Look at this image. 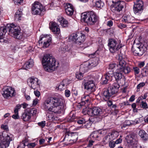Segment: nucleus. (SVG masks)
Listing matches in <instances>:
<instances>
[{
  "label": "nucleus",
  "mask_w": 148,
  "mask_h": 148,
  "mask_svg": "<svg viewBox=\"0 0 148 148\" xmlns=\"http://www.w3.org/2000/svg\"><path fill=\"white\" fill-rule=\"evenodd\" d=\"M7 31L15 38L21 39L22 37L20 27L13 23L8 24L3 27H0V36L4 35Z\"/></svg>",
  "instance_id": "f03ea898"
},
{
  "label": "nucleus",
  "mask_w": 148,
  "mask_h": 148,
  "mask_svg": "<svg viewBox=\"0 0 148 148\" xmlns=\"http://www.w3.org/2000/svg\"><path fill=\"white\" fill-rule=\"evenodd\" d=\"M68 85V81L67 79H64L61 82L58 86L57 87L58 89L60 91L63 90L66 88Z\"/></svg>",
  "instance_id": "bb28decb"
},
{
  "label": "nucleus",
  "mask_w": 148,
  "mask_h": 148,
  "mask_svg": "<svg viewBox=\"0 0 148 148\" xmlns=\"http://www.w3.org/2000/svg\"><path fill=\"white\" fill-rule=\"evenodd\" d=\"M110 138H108V136L105 137L103 139V141L105 143V144L107 143L108 141L109 140Z\"/></svg>",
  "instance_id": "0e129e2a"
},
{
  "label": "nucleus",
  "mask_w": 148,
  "mask_h": 148,
  "mask_svg": "<svg viewBox=\"0 0 148 148\" xmlns=\"http://www.w3.org/2000/svg\"><path fill=\"white\" fill-rule=\"evenodd\" d=\"M143 71L145 73V76L148 75V66L146 67L143 69Z\"/></svg>",
  "instance_id": "13d9d810"
},
{
  "label": "nucleus",
  "mask_w": 148,
  "mask_h": 148,
  "mask_svg": "<svg viewBox=\"0 0 148 148\" xmlns=\"http://www.w3.org/2000/svg\"><path fill=\"white\" fill-rule=\"evenodd\" d=\"M85 39V35L80 32L73 33L69 37L70 40L79 44L83 43Z\"/></svg>",
  "instance_id": "6e6552de"
},
{
  "label": "nucleus",
  "mask_w": 148,
  "mask_h": 148,
  "mask_svg": "<svg viewBox=\"0 0 148 148\" xmlns=\"http://www.w3.org/2000/svg\"><path fill=\"white\" fill-rule=\"evenodd\" d=\"M38 125L41 128H44L46 124V122L45 121H42L38 123Z\"/></svg>",
  "instance_id": "49530a36"
},
{
  "label": "nucleus",
  "mask_w": 148,
  "mask_h": 148,
  "mask_svg": "<svg viewBox=\"0 0 148 148\" xmlns=\"http://www.w3.org/2000/svg\"><path fill=\"white\" fill-rule=\"evenodd\" d=\"M31 113L32 114V115H34L36 114L37 112V110L36 109H33L31 111Z\"/></svg>",
  "instance_id": "e2e57ef3"
},
{
  "label": "nucleus",
  "mask_w": 148,
  "mask_h": 148,
  "mask_svg": "<svg viewBox=\"0 0 148 148\" xmlns=\"http://www.w3.org/2000/svg\"><path fill=\"white\" fill-rule=\"evenodd\" d=\"M51 41L52 38L50 36L48 35H42L40 37L39 42V44L43 43V47L47 48L51 43Z\"/></svg>",
  "instance_id": "ddd939ff"
},
{
  "label": "nucleus",
  "mask_w": 148,
  "mask_h": 148,
  "mask_svg": "<svg viewBox=\"0 0 148 148\" xmlns=\"http://www.w3.org/2000/svg\"><path fill=\"white\" fill-rule=\"evenodd\" d=\"M2 94L4 98L8 99L10 97L15 96L16 92L14 88L11 87L6 86L3 88Z\"/></svg>",
  "instance_id": "9b49d317"
},
{
  "label": "nucleus",
  "mask_w": 148,
  "mask_h": 148,
  "mask_svg": "<svg viewBox=\"0 0 148 148\" xmlns=\"http://www.w3.org/2000/svg\"><path fill=\"white\" fill-rule=\"evenodd\" d=\"M31 10L33 15L42 16L45 14V9L40 3L36 1L32 4Z\"/></svg>",
  "instance_id": "39448f33"
},
{
  "label": "nucleus",
  "mask_w": 148,
  "mask_h": 148,
  "mask_svg": "<svg viewBox=\"0 0 148 148\" xmlns=\"http://www.w3.org/2000/svg\"><path fill=\"white\" fill-rule=\"evenodd\" d=\"M84 87L86 89L85 93L89 94H92V93L95 90V84L92 80H89L85 83Z\"/></svg>",
  "instance_id": "f3484780"
},
{
  "label": "nucleus",
  "mask_w": 148,
  "mask_h": 148,
  "mask_svg": "<svg viewBox=\"0 0 148 148\" xmlns=\"http://www.w3.org/2000/svg\"><path fill=\"white\" fill-rule=\"evenodd\" d=\"M3 36H0V42L4 43H6L8 42L6 38L4 37Z\"/></svg>",
  "instance_id": "de8ad7c7"
},
{
  "label": "nucleus",
  "mask_w": 148,
  "mask_h": 148,
  "mask_svg": "<svg viewBox=\"0 0 148 148\" xmlns=\"http://www.w3.org/2000/svg\"><path fill=\"white\" fill-rule=\"evenodd\" d=\"M34 94L37 97H39L40 96V92L38 90L34 91Z\"/></svg>",
  "instance_id": "774afa93"
},
{
  "label": "nucleus",
  "mask_w": 148,
  "mask_h": 148,
  "mask_svg": "<svg viewBox=\"0 0 148 148\" xmlns=\"http://www.w3.org/2000/svg\"><path fill=\"white\" fill-rule=\"evenodd\" d=\"M112 95L108 89L103 92L102 96L104 100L105 101H108Z\"/></svg>",
  "instance_id": "c85d7f7f"
},
{
  "label": "nucleus",
  "mask_w": 148,
  "mask_h": 148,
  "mask_svg": "<svg viewBox=\"0 0 148 148\" xmlns=\"http://www.w3.org/2000/svg\"><path fill=\"white\" fill-rule=\"evenodd\" d=\"M147 48L144 45L138 46L134 45L132 48V51L133 54L135 56H140L145 51H147Z\"/></svg>",
  "instance_id": "1a4fd4ad"
},
{
  "label": "nucleus",
  "mask_w": 148,
  "mask_h": 148,
  "mask_svg": "<svg viewBox=\"0 0 148 148\" xmlns=\"http://www.w3.org/2000/svg\"><path fill=\"white\" fill-rule=\"evenodd\" d=\"M54 58L49 54H47L45 55L42 58V63L44 69L49 64V62Z\"/></svg>",
  "instance_id": "412c9836"
},
{
  "label": "nucleus",
  "mask_w": 148,
  "mask_h": 148,
  "mask_svg": "<svg viewBox=\"0 0 148 148\" xmlns=\"http://www.w3.org/2000/svg\"><path fill=\"white\" fill-rule=\"evenodd\" d=\"M140 106L142 108L144 109H146L148 108L147 104L145 101L144 102L142 101L141 102Z\"/></svg>",
  "instance_id": "c03bdc74"
},
{
  "label": "nucleus",
  "mask_w": 148,
  "mask_h": 148,
  "mask_svg": "<svg viewBox=\"0 0 148 148\" xmlns=\"http://www.w3.org/2000/svg\"><path fill=\"white\" fill-rule=\"evenodd\" d=\"M103 3L101 0H98L95 2V6L97 8H100L102 7Z\"/></svg>",
  "instance_id": "ea45409f"
},
{
  "label": "nucleus",
  "mask_w": 148,
  "mask_h": 148,
  "mask_svg": "<svg viewBox=\"0 0 148 148\" xmlns=\"http://www.w3.org/2000/svg\"><path fill=\"white\" fill-rule=\"evenodd\" d=\"M102 81L103 84H107L109 81L108 80V79L104 76V77H103L102 79Z\"/></svg>",
  "instance_id": "864d4df0"
},
{
  "label": "nucleus",
  "mask_w": 148,
  "mask_h": 148,
  "mask_svg": "<svg viewBox=\"0 0 148 148\" xmlns=\"http://www.w3.org/2000/svg\"><path fill=\"white\" fill-rule=\"evenodd\" d=\"M130 141V137L129 135H127L125 137V143H127V145L128 146L129 145V141Z\"/></svg>",
  "instance_id": "4d7b16f0"
},
{
  "label": "nucleus",
  "mask_w": 148,
  "mask_h": 148,
  "mask_svg": "<svg viewBox=\"0 0 148 148\" xmlns=\"http://www.w3.org/2000/svg\"><path fill=\"white\" fill-rule=\"evenodd\" d=\"M61 99L56 97L49 98L45 100L42 105V108L46 111L60 113L64 110L63 102Z\"/></svg>",
  "instance_id": "f257e3e1"
},
{
  "label": "nucleus",
  "mask_w": 148,
  "mask_h": 148,
  "mask_svg": "<svg viewBox=\"0 0 148 148\" xmlns=\"http://www.w3.org/2000/svg\"><path fill=\"white\" fill-rule=\"evenodd\" d=\"M36 145V144L35 143H30L28 144L27 145V146L29 148H33Z\"/></svg>",
  "instance_id": "8fccbe9b"
},
{
  "label": "nucleus",
  "mask_w": 148,
  "mask_h": 148,
  "mask_svg": "<svg viewBox=\"0 0 148 148\" xmlns=\"http://www.w3.org/2000/svg\"><path fill=\"white\" fill-rule=\"evenodd\" d=\"M133 69L135 75L138 74L140 72V69L137 67H134Z\"/></svg>",
  "instance_id": "09e8293b"
},
{
  "label": "nucleus",
  "mask_w": 148,
  "mask_h": 148,
  "mask_svg": "<svg viewBox=\"0 0 148 148\" xmlns=\"http://www.w3.org/2000/svg\"><path fill=\"white\" fill-rule=\"evenodd\" d=\"M49 64L45 67V70L46 71L51 72L54 71L59 66V63L56 61L55 58L53 59Z\"/></svg>",
  "instance_id": "4468645a"
},
{
  "label": "nucleus",
  "mask_w": 148,
  "mask_h": 148,
  "mask_svg": "<svg viewBox=\"0 0 148 148\" xmlns=\"http://www.w3.org/2000/svg\"><path fill=\"white\" fill-rule=\"evenodd\" d=\"M72 94L75 96L79 97L80 93L78 92V90L75 89H73L72 91Z\"/></svg>",
  "instance_id": "37998d69"
},
{
  "label": "nucleus",
  "mask_w": 148,
  "mask_h": 148,
  "mask_svg": "<svg viewBox=\"0 0 148 148\" xmlns=\"http://www.w3.org/2000/svg\"><path fill=\"white\" fill-rule=\"evenodd\" d=\"M145 65L144 61L140 62H138V67L141 68L143 67Z\"/></svg>",
  "instance_id": "bf43d9fd"
},
{
  "label": "nucleus",
  "mask_w": 148,
  "mask_h": 148,
  "mask_svg": "<svg viewBox=\"0 0 148 148\" xmlns=\"http://www.w3.org/2000/svg\"><path fill=\"white\" fill-rule=\"evenodd\" d=\"M85 95L82 97L81 101L82 105L85 104L86 103H88L90 101L91 98L92 97V94H89L88 93H85Z\"/></svg>",
  "instance_id": "a878e982"
},
{
  "label": "nucleus",
  "mask_w": 148,
  "mask_h": 148,
  "mask_svg": "<svg viewBox=\"0 0 148 148\" xmlns=\"http://www.w3.org/2000/svg\"><path fill=\"white\" fill-rule=\"evenodd\" d=\"M98 19V16L93 11H90L87 13H83L81 16L82 21L87 23L89 25L95 24Z\"/></svg>",
  "instance_id": "7ed1b4c3"
},
{
  "label": "nucleus",
  "mask_w": 148,
  "mask_h": 148,
  "mask_svg": "<svg viewBox=\"0 0 148 148\" xmlns=\"http://www.w3.org/2000/svg\"><path fill=\"white\" fill-rule=\"evenodd\" d=\"M89 69L87 64H82L80 66V71L83 74L87 72Z\"/></svg>",
  "instance_id": "c9c22d12"
},
{
  "label": "nucleus",
  "mask_w": 148,
  "mask_h": 148,
  "mask_svg": "<svg viewBox=\"0 0 148 148\" xmlns=\"http://www.w3.org/2000/svg\"><path fill=\"white\" fill-rule=\"evenodd\" d=\"M48 119L51 121H53L55 120H56L57 118L53 114L50 113H48L47 114Z\"/></svg>",
  "instance_id": "e433bc0d"
},
{
  "label": "nucleus",
  "mask_w": 148,
  "mask_h": 148,
  "mask_svg": "<svg viewBox=\"0 0 148 148\" xmlns=\"http://www.w3.org/2000/svg\"><path fill=\"white\" fill-rule=\"evenodd\" d=\"M119 87L120 86L119 84L118 83H116L114 84L112 86H111L108 89V90L113 95L118 92V89Z\"/></svg>",
  "instance_id": "4be33fe9"
},
{
  "label": "nucleus",
  "mask_w": 148,
  "mask_h": 148,
  "mask_svg": "<svg viewBox=\"0 0 148 148\" xmlns=\"http://www.w3.org/2000/svg\"><path fill=\"white\" fill-rule=\"evenodd\" d=\"M122 139L119 138L116 140V141L114 142V143L115 144H119L121 143L122 142Z\"/></svg>",
  "instance_id": "338daca9"
},
{
  "label": "nucleus",
  "mask_w": 148,
  "mask_h": 148,
  "mask_svg": "<svg viewBox=\"0 0 148 148\" xmlns=\"http://www.w3.org/2000/svg\"><path fill=\"white\" fill-rule=\"evenodd\" d=\"M27 83L29 86L34 90L40 87V82L37 78L32 77L29 78L27 80Z\"/></svg>",
  "instance_id": "2eb2a0df"
},
{
  "label": "nucleus",
  "mask_w": 148,
  "mask_h": 148,
  "mask_svg": "<svg viewBox=\"0 0 148 148\" xmlns=\"http://www.w3.org/2000/svg\"><path fill=\"white\" fill-rule=\"evenodd\" d=\"M49 28L54 34L58 36L60 35V29L56 23L50 22L49 23Z\"/></svg>",
  "instance_id": "aec40b11"
},
{
  "label": "nucleus",
  "mask_w": 148,
  "mask_h": 148,
  "mask_svg": "<svg viewBox=\"0 0 148 148\" xmlns=\"http://www.w3.org/2000/svg\"><path fill=\"white\" fill-rule=\"evenodd\" d=\"M102 113V110L100 108L95 107L90 109L88 111V114L92 116H99L98 118V121H100L101 120V115Z\"/></svg>",
  "instance_id": "f8f14e48"
},
{
  "label": "nucleus",
  "mask_w": 148,
  "mask_h": 148,
  "mask_svg": "<svg viewBox=\"0 0 148 148\" xmlns=\"http://www.w3.org/2000/svg\"><path fill=\"white\" fill-rule=\"evenodd\" d=\"M26 145L25 144V142H24L23 141H22L21 143L18 146V147H21L22 148H24L25 147Z\"/></svg>",
  "instance_id": "680f3d73"
},
{
  "label": "nucleus",
  "mask_w": 148,
  "mask_h": 148,
  "mask_svg": "<svg viewBox=\"0 0 148 148\" xmlns=\"http://www.w3.org/2000/svg\"><path fill=\"white\" fill-rule=\"evenodd\" d=\"M147 96V93H145L143 96H141L140 97H139L138 99L137 100V102H139L141 100H142L143 99H145Z\"/></svg>",
  "instance_id": "a18cd8bd"
},
{
  "label": "nucleus",
  "mask_w": 148,
  "mask_h": 148,
  "mask_svg": "<svg viewBox=\"0 0 148 148\" xmlns=\"http://www.w3.org/2000/svg\"><path fill=\"white\" fill-rule=\"evenodd\" d=\"M22 15V12L19 10H18L16 12L15 15V19L16 21H18L21 20V18Z\"/></svg>",
  "instance_id": "f704fd0d"
},
{
  "label": "nucleus",
  "mask_w": 148,
  "mask_h": 148,
  "mask_svg": "<svg viewBox=\"0 0 148 148\" xmlns=\"http://www.w3.org/2000/svg\"><path fill=\"white\" fill-rule=\"evenodd\" d=\"M117 65L115 63L111 64H109L108 67L109 70L113 71L116 70L117 67H116Z\"/></svg>",
  "instance_id": "58836bf2"
},
{
  "label": "nucleus",
  "mask_w": 148,
  "mask_h": 148,
  "mask_svg": "<svg viewBox=\"0 0 148 148\" xmlns=\"http://www.w3.org/2000/svg\"><path fill=\"white\" fill-rule=\"evenodd\" d=\"M108 46L110 51L112 53H115L121 47L120 45H117L116 41L112 39H109Z\"/></svg>",
  "instance_id": "dca6fc26"
},
{
  "label": "nucleus",
  "mask_w": 148,
  "mask_h": 148,
  "mask_svg": "<svg viewBox=\"0 0 148 148\" xmlns=\"http://www.w3.org/2000/svg\"><path fill=\"white\" fill-rule=\"evenodd\" d=\"M109 147L111 148H114L115 146L114 142L113 141H110L109 143Z\"/></svg>",
  "instance_id": "3c124183"
},
{
  "label": "nucleus",
  "mask_w": 148,
  "mask_h": 148,
  "mask_svg": "<svg viewBox=\"0 0 148 148\" xmlns=\"http://www.w3.org/2000/svg\"><path fill=\"white\" fill-rule=\"evenodd\" d=\"M83 73L82 72H77L76 73V77L79 80H81L83 77Z\"/></svg>",
  "instance_id": "a19ab883"
},
{
  "label": "nucleus",
  "mask_w": 148,
  "mask_h": 148,
  "mask_svg": "<svg viewBox=\"0 0 148 148\" xmlns=\"http://www.w3.org/2000/svg\"><path fill=\"white\" fill-rule=\"evenodd\" d=\"M21 118L25 121H28L31 119V114L29 112L25 111L23 114Z\"/></svg>",
  "instance_id": "c756f323"
},
{
  "label": "nucleus",
  "mask_w": 148,
  "mask_h": 148,
  "mask_svg": "<svg viewBox=\"0 0 148 148\" xmlns=\"http://www.w3.org/2000/svg\"><path fill=\"white\" fill-rule=\"evenodd\" d=\"M139 134L143 140H146L148 139V135L144 130H140Z\"/></svg>",
  "instance_id": "2f4dec72"
},
{
  "label": "nucleus",
  "mask_w": 148,
  "mask_h": 148,
  "mask_svg": "<svg viewBox=\"0 0 148 148\" xmlns=\"http://www.w3.org/2000/svg\"><path fill=\"white\" fill-rule=\"evenodd\" d=\"M136 104L135 103H134L132 105V107L133 108V111L134 112H136L137 109L136 108Z\"/></svg>",
  "instance_id": "6e6d98bb"
},
{
  "label": "nucleus",
  "mask_w": 148,
  "mask_h": 148,
  "mask_svg": "<svg viewBox=\"0 0 148 148\" xmlns=\"http://www.w3.org/2000/svg\"><path fill=\"white\" fill-rule=\"evenodd\" d=\"M116 59L119 62V64L117 65L116 69H118L121 71H123L125 74H128L129 72V68H125L126 64V62L124 60L122 55L121 54L118 55L116 57Z\"/></svg>",
  "instance_id": "9d476101"
},
{
  "label": "nucleus",
  "mask_w": 148,
  "mask_h": 148,
  "mask_svg": "<svg viewBox=\"0 0 148 148\" xmlns=\"http://www.w3.org/2000/svg\"><path fill=\"white\" fill-rule=\"evenodd\" d=\"M65 12L66 14L69 16L73 14L74 12V9L73 5L71 4H66L65 6Z\"/></svg>",
  "instance_id": "b1692460"
},
{
  "label": "nucleus",
  "mask_w": 148,
  "mask_h": 148,
  "mask_svg": "<svg viewBox=\"0 0 148 148\" xmlns=\"http://www.w3.org/2000/svg\"><path fill=\"white\" fill-rule=\"evenodd\" d=\"M34 64V62L33 60L30 59L24 64L23 67L24 69L27 70L32 68Z\"/></svg>",
  "instance_id": "cd10ccee"
},
{
  "label": "nucleus",
  "mask_w": 148,
  "mask_h": 148,
  "mask_svg": "<svg viewBox=\"0 0 148 148\" xmlns=\"http://www.w3.org/2000/svg\"><path fill=\"white\" fill-rule=\"evenodd\" d=\"M21 107L20 105H17L15 108L14 110V112L15 114H13L12 116V118L14 119H18L19 118V116L18 115V110L20 109Z\"/></svg>",
  "instance_id": "7c9ffc66"
},
{
  "label": "nucleus",
  "mask_w": 148,
  "mask_h": 148,
  "mask_svg": "<svg viewBox=\"0 0 148 148\" xmlns=\"http://www.w3.org/2000/svg\"><path fill=\"white\" fill-rule=\"evenodd\" d=\"M75 121L79 124H81L83 123H84L85 122V121L84 119H83L77 120Z\"/></svg>",
  "instance_id": "603ef678"
},
{
  "label": "nucleus",
  "mask_w": 148,
  "mask_h": 148,
  "mask_svg": "<svg viewBox=\"0 0 148 148\" xmlns=\"http://www.w3.org/2000/svg\"><path fill=\"white\" fill-rule=\"evenodd\" d=\"M99 60V58H97L90 60L88 65L89 69H91L96 66L98 64Z\"/></svg>",
  "instance_id": "5701e85b"
},
{
  "label": "nucleus",
  "mask_w": 148,
  "mask_h": 148,
  "mask_svg": "<svg viewBox=\"0 0 148 148\" xmlns=\"http://www.w3.org/2000/svg\"><path fill=\"white\" fill-rule=\"evenodd\" d=\"M145 85V83L144 82H142L138 84L137 86V91L140 90V89L144 86Z\"/></svg>",
  "instance_id": "79ce46f5"
},
{
  "label": "nucleus",
  "mask_w": 148,
  "mask_h": 148,
  "mask_svg": "<svg viewBox=\"0 0 148 148\" xmlns=\"http://www.w3.org/2000/svg\"><path fill=\"white\" fill-rule=\"evenodd\" d=\"M130 145L133 148H141L140 146L138 144V139L136 135L132 134L130 137Z\"/></svg>",
  "instance_id": "6ab92c4d"
},
{
  "label": "nucleus",
  "mask_w": 148,
  "mask_h": 148,
  "mask_svg": "<svg viewBox=\"0 0 148 148\" xmlns=\"http://www.w3.org/2000/svg\"><path fill=\"white\" fill-rule=\"evenodd\" d=\"M63 27H66L68 25V22L63 17L59 18L58 20Z\"/></svg>",
  "instance_id": "473e14b6"
},
{
  "label": "nucleus",
  "mask_w": 148,
  "mask_h": 148,
  "mask_svg": "<svg viewBox=\"0 0 148 148\" xmlns=\"http://www.w3.org/2000/svg\"><path fill=\"white\" fill-rule=\"evenodd\" d=\"M78 134L77 132H71L66 131V135L64 140L67 141L65 144L67 145H71L75 143L77 140Z\"/></svg>",
  "instance_id": "423d86ee"
},
{
  "label": "nucleus",
  "mask_w": 148,
  "mask_h": 148,
  "mask_svg": "<svg viewBox=\"0 0 148 148\" xmlns=\"http://www.w3.org/2000/svg\"><path fill=\"white\" fill-rule=\"evenodd\" d=\"M71 94V92L70 90H66L65 92V95L66 97H69L70 96Z\"/></svg>",
  "instance_id": "052dcab7"
},
{
  "label": "nucleus",
  "mask_w": 148,
  "mask_h": 148,
  "mask_svg": "<svg viewBox=\"0 0 148 148\" xmlns=\"http://www.w3.org/2000/svg\"><path fill=\"white\" fill-rule=\"evenodd\" d=\"M133 9L135 14L142 12L143 10V2L141 0H137L134 2Z\"/></svg>",
  "instance_id": "a211bd4d"
},
{
  "label": "nucleus",
  "mask_w": 148,
  "mask_h": 148,
  "mask_svg": "<svg viewBox=\"0 0 148 148\" xmlns=\"http://www.w3.org/2000/svg\"><path fill=\"white\" fill-rule=\"evenodd\" d=\"M109 1L110 3H112L110 8L113 12L116 13L119 12L123 8L124 3L123 2L119 1L118 0H109Z\"/></svg>",
  "instance_id": "0eeeda50"
},
{
  "label": "nucleus",
  "mask_w": 148,
  "mask_h": 148,
  "mask_svg": "<svg viewBox=\"0 0 148 148\" xmlns=\"http://www.w3.org/2000/svg\"><path fill=\"white\" fill-rule=\"evenodd\" d=\"M118 27L121 29H123V28H125L126 27V25H125L121 23L118 25Z\"/></svg>",
  "instance_id": "69168bd1"
},
{
  "label": "nucleus",
  "mask_w": 148,
  "mask_h": 148,
  "mask_svg": "<svg viewBox=\"0 0 148 148\" xmlns=\"http://www.w3.org/2000/svg\"><path fill=\"white\" fill-rule=\"evenodd\" d=\"M113 71L108 70L104 76L108 79L109 81H111L112 80V77L113 76Z\"/></svg>",
  "instance_id": "72a5a7b5"
},
{
  "label": "nucleus",
  "mask_w": 148,
  "mask_h": 148,
  "mask_svg": "<svg viewBox=\"0 0 148 148\" xmlns=\"http://www.w3.org/2000/svg\"><path fill=\"white\" fill-rule=\"evenodd\" d=\"M14 2V3L15 4L17 5H19V4H20L21 3H22L23 1V0H12Z\"/></svg>",
  "instance_id": "5fc2aeb1"
},
{
  "label": "nucleus",
  "mask_w": 148,
  "mask_h": 148,
  "mask_svg": "<svg viewBox=\"0 0 148 148\" xmlns=\"http://www.w3.org/2000/svg\"><path fill=\"white\" fill-rule=\"evenodd\" d=\"M123 71H121L118 69H116L114 73V75L116 81L118 82L122 79L123 75L122 73Z\"/></svg>",
  "instance_id": "393cba45"
},
{
  "label": "nucleus",
  "mask_w": 148,
  "mask_h": 148,
  "mask_svg": "<svg viewBox=\"0 0 148 148\" xmlns=\"http://www.w3.org/2000/svg\"><path fill=\"white\" fill-rule=\"evenodd\" d=\"M75 119V115L71 113L69 116L67 118L68 122H71L73 121Z\"/></svg>",
  "instance_id": "4c0bfd02"
},
{
  "label": "nucleus",
  "mask_w": 148,
  "mask_h": 148,
  "mask_svg": "<svg viewBox=\"0 0 148 148\" xmlns=\"http://www.w3.org/2000/svg\"><path fill=\"white\" fill-rule=\"evenodd\" d=\"M12 140V138L8 135L7 130L3 131L0 135V148L7 147Z\"/></svg>",
  "instance_id": "20e7f679"
}]
</instances>
